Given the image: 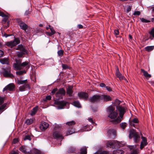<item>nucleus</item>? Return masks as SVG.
Wrapping results in <instances>:
<instances>
[{
    "label": "nucleus",
    "mask_w": 154,
    "mask_h": 154,
    "mask_svg": "<svg viewBox=\"0 0 154 154\" xmlns=\"http://www.w3.org/2000/svg\"><path fill=\"white\" fill-rule=\"evenodd\" d=\"M132 121L134 123H137L138 122V120L137 118L134 119Z\"/></svg>",
    "instance_id": "obj_50"
},
{
    "label": "nucleus",
    "mask_w": 154,
    "mask_h": 154,
    "mask_svg": "<svg viewBox=\"0 0 154 154\" xmlns=\"http://www.w3.org/2000/svg\"><path fill=\"white\" fill-rule=\"evenodd\" d=\"M107 112L108 113V117L111 119L117 118L118 113L115 110V108L112 106H110L107 109Z\"/></svg>",
    "instance_id": "obj_2"
},
{
    "label": "nucleus",
    "mask_w": 154,
    "mask_h": 154,
    "mask_svg": "<svg viewBox=\"0 0 154 154\" xmlns=\"http://www.w3.org/2000/svg\"><path fill=\"white\" fill-rule=\"evenodd\" d=\"M35 121V119L34 118L27 119L26 122L25 123L28 125H29L32 124Z\"/></svg>",
    "instance_id": "obj_24"
},
{
    "label": "nucleus",
    "mask_w": 154,
    "mask_h": 154,
    "mask_svg": "<svg viewBox=\"0 0 154 154\" xmlns=\"http://www.w3.org/2000/svg\"><path fill=\"white\" fill-rule=\"evenodd\" d=\"M134 123L132 122V121H130L129 123V124L131 126H133L134 127L135 126V124Z\"/></svg>",
    "instance_id": "obj_61"
},
{
    "label": "nucleus",
    "mask_w": 154,
    "mask_h": 154,
    "mask_svg": "<svg viewBox=\"0 0 154 154\" xmlns=\"http://www.w3.org/2000/svg\"><path fill=\"white\" fill-rule=\"evenodd\" d=\"M65 91L63 88H60L58 90L55 95L57 99L59 100L63 98V96L65 95Z\"/></svg>",
    "instance_id": "obj_9"
},
{
    "label": "nucleus",
    "mask_w": 154,
    "mask_h": 154,
    "mask_svg": "<svg viewBox=\"0 0 154 154\" xmlns=\"http://www.w3.org/2000/svg\"><path fill=\"white\" fill-rule=\"evenodd\" d=\"M17 21L18 23L20 28L25 31L28 29V26L25 23L22 21L20 19H17Z\"/></svg>",
    "instance_id": "obj_11"
},
{
    "label": "nucleus",
    "mask_w": 154,
    "mask_h": 154,
    "mask_svg": "<svg viewBox=\"0 0 154 154\" xmlns=\"http://www.w3.org/2000/svg\"><path fill=\"white\" fill-rule=\"evenodd\" d=\"M138 149H133L131 152V154H138L139 152Z\"/></svg>",
    "instance_id": "obj_39"
},
{
    "label": "nucleus",
    "mask_w": 154,
    "mask_h": 154,
    "mask_svg": "<svg viewBox=\"0 0 154 154\" xmlns=\"http://www.w3.org/2000/svg\"><path fill=\"white\" fill-rule=\"evenodd\" d=\"M62 67L63 69H67L69 68V66L68 65L66 64H62Z\"/></svg>",
    "instance_id": "obj_48"
},
{
    "label": "nucleus",
    "mask_w": 154,
    "mask_h": 154,
    "mask_svg": "<svg viewBox=\"0 0 154 154\" xmlns=\"http://www.w3.org/2000/svg\"><path fill=\"white\" fill-rule=\"evenodd\" d=\"M141 138L142 140L140 144V148L141 149H142L145 146L147 145L148 143L147 142V139L146 138L142 136Z\"/></svg>",
    "instance_id": "obj_15"
},
{
    "label": "nucleus",
    "mask_w": 154,
    "mask_h": 154,
    "mask_svg": "<svg viewBox=\"0 0 154 154\" xmlns=\"http://www.w3.org/2000/svg\"><path fill=\"white\" fill-rule=\"evenodd\" d=\"M72 88L73 86H69L67 89V93L69 96H72V94L73 93Z\"/></svg>",
    "instance_id": "obj_20"
},
{
    "label": "nucleus",
    "mask_w": 154,
    "mask_h": 154,
    "mask_svg": "<svg viewBox=\"0 0 154 154\" xmlns=\"http://www.w3.org/2000/svg\"><path fill=\"white\" fill-rule=\"evenodd\" d=\"M115 102V104L116 105H118L119 106V105L120 104L121 102L119 100L116 99V100Z\"/></svg>",
    "instance_id": "obj_51"
},
{
    "label": "nucleus",
    "mask_w": 154,
    "mask_h": 154,
    "mask_svg": "<svg viewBox=\"0 0 154 154\" xmlns=\"http://www.w3.org/2000/svg\"><path fill=\"white\" fill-rule=\"evenodd\" d=\"M57 53L58 56H62L63 55V51L62 50H60L58 51Z\"/></svg>",
    "instance_id": "obj_43"
},
{
    "label": "nucleus",
    "mask_w": 154,
    "mask_h": 154,
    "mask_svg": "<svg viewBox=\"0 0 154 154\" xmlns=\"http://www.w3.org/2000/svg\"><path fill=\"white\" fill-rule=\"evenodd\" d=\"M57 91V88H55L54 89L51 91V93L52 94H54L55 92Z\"/></svg>",
    "instance_id": "obj_56"
},
{
    "label": "nucleus",
    "mask_w": 154,
    "mask_h": 154,
    "mask_svg": "<svg viewBox=\"0 0 154 154\" xmlns=\"http://www.w3.org/2000/svg\"><path fill=\"white\" fill-rule=\"evenodd\" d=\"M4 52L3 51L0 50V57H1L3 56L4 55Z\"/></svg>",
    "instance_id": "obj_57"
},
{
    "label": "nucleus",
    "mask_w": 154,
    "mask_h": 154,
    "mask_svg": "<svg viewBox=\"0 0 154 154\" xmlns=\"http://www.w3.org/2000/svg\"><path fill=\"white\" fill-rule=\"evenodd\" d=\"M88 126V125H87L84 127H83L82 129H81V130L82 131H89L91 130V128H87V127Z\"/></svg>",
    "instance_id": "obj_33"
},
{
    "label": "nucleus",
    "mask_w": 154,
    "mask_h": 154,
    "mask_svg": "<svg viewBox=\"0 0 154 154\" xmlns=\"http://www.w3.org/2000/svg\"><path fill=\"white\" fill-rule=\"evenodd\" d=\"M38 107L37 106L33 108L32 110L31 113H30L31 115H35L38 110Z\"/></svg>",
    "instance_id": "obj_35"
},
{
    "label": "nucleus",
    "mask_w": 154,
    "mask_h": 154,
    "mask_svg": "<svg viewBox=\"0 0 154 154\" xmlns=\"http://www.w3.org/2000/svg\"><path fill=\"white\" fill-rule=\"evenodd\" d=\"M18 141V140L17 138H15L13 140V143L14 144H15L17 143Z\"/></svg>",
    "instance_id": "obj_54"
},
{
    "label": "nucleus",
    "mask_w": 154,
    "mask_h": 154,
    "mask_svg": "<svg viewBox=\"0 0 154 154\" xmlns=\"http://www.w3.org/2000/svg\"><path fill=\"white\" fill-rule=\"evenodd\" d=\"M67 103V102L64 101L55 100L54 101L55 104L58 105L57 106L58 109H63Z\"/></svg>",
    "instance_id": "obj_10"
},
{
    "label": "nucleus",
    "mask_w": 154,
    "mask_h": 154,
    "mask_svg": "<svg viewBox=\"0 0 154 154\" xmlns=\"http://www.w3.org/2000/svg\"><path fill=\"white\" fill-rule=\"evenodd\" d=\"M0 16H1L3 17L2 19V21L5 22L8 19V17L4 13L0 11Z\"/></svg>",
    "instance_id": "obj_23"
},
{
    "label": "nucleus",
    "mask_w": 154,
    "mask_h": 154,
    "mask_svg": "<svg viewBox=\"0 0 154 154\" xmlns=\"http://www.w3.org/2000/svg\"><path fill=\"white\" fill-rule=\"evenodd\" d=\"M30 14V12L29 11V10H27L24 13L25 16H27Z\"/></svg>",
    "instance_id": "obj_60"
},
{
    "label": "nucleus",
    "mask_w": 154,
    "mask_h": 154,
    "mask_svg": "<svg viewBox=\"0 0 154 154\" xmlns=\"http://www.w3.org/2000/svg\"><path fill=\"white\" fill-rule=\"evenodd\" d=\"M107 146L113 149L118 148L120 146L119 142L115 141H108L107 143Z\"/></svg>",
    "instance_id": "obj_8"
},
{
    "label": "nucleus",
    "mask_w": 154,
    "mask_h": 154,
    "mask_svg": "<svg viewBox=\"0 0 154 154\" xmlns=\"http://www.w3.org/2000/svg\"><path fill=\"white\" fill-rule=\"evenodd\" d=\"M53 136L55 138H60L63 139V137L60 131L59 128H57V127H54L53 134Z\"/></svg>",
    "instance_id": "obj_6"
},
{
    "label": "nucleus",
    "mask_w": 154,
    "mask_h": 154,
    "mask_svg": "<svg viewBox=\"0 0 154 154\" xmlns=\"http://www.w3.org/2000/svg\"><path fill=\"white\" fill-rule=\"evenodd\" d=\"M154 48V46H148L145 48V50L148 51L152 50Z\"/></svg>",
    "instance_id": "obj_34"
},
{
    "label": "nucleus",
    "mask_w": 154,
    "mask_h": 154,
    "mask_svg": "<svg viewBox=\"0 0 154 154\" xmlns=\"http://www.w3.org/2000/svg\"><path fill=\"white\" fill-rule=\"evenodd\" d=\"M101 98V95L99 94H95L90 97L89 99V100L90 102L91 103H97L102 100Z\"/></svg>",
    "instance_id": "obj_7"
},
{
    "label": "nucleus",
    "mask_w": 154,
    "mask_h": 154,
    "mask_svg": "<svg viewBox=\"0 0 154 154\" xmlns=\"http://www.w3.org/2000/svg\"><path fill=\"white\" fill-rule=\"evenodd\" d=\"M100 86L101 87H105V88L106 86L103 83H101L100 84Z\"/></svg>",
    "instance_id": "obj_62"
},
{
    "label": "nucleus",
    "mask_w": 154,
    "mask_h": 154,
    "mask_svg": "<svg viewBox=\"0 0 154 154\" xmlns=\"http://www.w3.org/2000/svg\"><path fill=\"white\" fill-rule=\"evenodd\" d=\"M16 50H19L20 52H18L17 54L19 57H21L23 56L27 53V51L22 45H20L16 48Z\"/></svg>",
    "instance_id": "obj_4"
},
{
    "label": "nucleus",
    "mask_w": 154,
    "mask_h": 154,
    "mask_svg": "<svg viewBox=\"0 0 154 154\" xmlns=\"http://www.w3.org/2000/svg\"><path fill=\"white\" fill-rule=\"evenodd\" d=\"M26 72V71L25 70L24 71H17L16 72V74L18 75H21L23 74V73Z\"/></svg>",
    "instance_id": "obj_42"
},
{
    "label": "nucleus",
    "mask_w": 154,
    "mask_h": 154,
    "mask_svg": "<svg viewBox=\"0 0 154 154\" xmlns=\"http://www.w3.org/2000/svg\"><path fill=\"white\" fill-rule=\"evenodd\" d=\"M102 98V100L103 99L104 101H108L111 100V97L108 95H101Z\"/></svg>",
    "instance_id": "obj_19"
},
{
    "label": "nucleus",
    "mask_w": 154,
    "mask_h": 154,
    "mask_svg": "<svg viewBox=\"0 0 154 154\" xmlns=\"http://www.w3.org/2000/svg\"><path fill=\"white\" fill-rule=\"evenodd\" d=\"M105 88H106V89L109 91H112L111 88L109 86H106Z\"/></svg>",
    "instance_id": "obj_63"
},
{
    "label": "nucleus",
    "mask_w": 154,
    "mask_h": 154,
    "mask_svg": "<svg viewBox=\"0 0 154 154\" xmlns=\"http://www.w3.org/2000/svg\"><path fill=\"white\" fill-rule=\"evenodd\" d=\"M140 14V12L139 11H135L133 13V15H139Z\"/></svg>",
    "instance_id": "obj_49"
},
{
    "label": "nucleus",
    "mask_w": 154,
    "mask_h": 154,
    "mask_svg": "<svg viewBox=\"0 0 154 154\" xmlns=\"http://www.w3.org/2000/svg\"><path fill=\"white\" fill-rule=\"evenodd\" d=\"M78 95L80 99L83 98L85 100H87L88 98V94L83 92L79 93Z\"/></svg>",
    "instance_id": "obj_14"
},
{
    "label": "nucleus",
    "mask_w": 154,
    "mask_h": 154,
    "mask_svg": "<svg viewBox=\"0 0 154 154\" xmlns=\"http://www.w3.org/2000/svg\"><path fill=\"white\" fill-rule=\"evenodd\" d=\"M75 150V148L73 147H70L69 149L68 152L69 153H71L74 152Z\"/></svg>",
    "instance_id": "obj_40"
},
{
    "label": "nucleus",
    "mask_w": 154,
    "mask_h": 154,
    "mask_svg": "<svg viewBox=\"0 0 154 154\" xmlns=\"http://www.w3.org/2000/svg\"><path fill=\"white\" fill-rule=\"evenodd\" d=\"M75 122L74 121H72L66 123V125L69 126H72L75 125Z\"/></svg>",
    "instance_id": "obj_38"
},
{
    "label": "nucleus",
    "mask_w": 154,
    "mask_h": 154,
    "mask_svg": "<svg viewBox=\"0 0 154 154\" xmlns=\"http://www.w3.org/2000/svg\"><path fill=\"white\" fill-rule=\"evenodd\" d=\"M31 152L32 154H41V151L36 149L34 148L32 149Z\"/></svg>",
    "instance_id": "obj_27"
},
{
    "label": "nucleus",
    "mask_w": 154,
    "mask_h": 154,
    "mask_svg": "<svg viewBox=\"0 0 154 154\" xmlns=\"http://www.w3.org/2000/svg\"><path fill=\"white\" fill-rule=\"evenodd\" d=\"M27 82V80H18L17 81V83L19 84H26Z\"/></svg>",
    "instance_id": "obj_36"
},
{
    "label": "nucleus",
    "mask_w": 154,
    "mask_h": 154,
    "mask_svg": "<svg viewBox=\"0 0 154 154\" xmlns=\"http://www.w3.org/2000/svg\"><path fill=\"white\" fill-rule=\"evenodd\" d=\"M14 88V85L13 83H11L6 86L3 89V91L6 90L13 91Z\"/></svg>",
    "instance_id": "obj_17"
},
{
    "label": "nucleus",
    "mask_w": 154,
    "mask_h": 154,
    "mask_svg": "<svg viewBox=\"0 0 154 154\" xmlns=\"http://www.w3.org/2000/svg\"><path fill=\"white\" fill-rule=\"evenodd\" d=\"M50 29L51 31V32L52 33H53L54 34L55 33V31L54 30V28L52 27H51L50 28Z\"/></svg>",
    "instance_id": "obj_52"
},
{
    "label": "nucleus",
    "mask_w": 154,
    "mask_h": 154,
    "mask_svg": "<svg viewBox=\"0 0 154 154\" xmlns=\"http://www.w3.org/2000/svg\"><path fill=\"white\" fill-rule=\"evenodd\" d=\"M23 139L24 140H31L30 136L29 135L26 136Z\"/></svg>",
    "instance_id": "obj_46"
},
{
    "label": "nucleus",
    "mask_w": 154,
    "mask_h": 154,
    "mask_svg": "<svg viewBox=\"0 0 154 154\" xmlns=\"http://www.w3.org/2000/svg\"><path fill=\"white\" fill-rule=\"evenodd\" d=\"M20 150L25 154H27V149L25 146H21L20 148Z\"/></svg>",
    "instance_id": "obj_29"
},
{
    "label": "nucleus",
    "mask_w": 154,
    "mask_h": 154,
    "mask_svg": "<svg viewBox=\"0 0 154 154\" xmlns=\"http://www.w3.org/2000/svg\"><path fill=\"white\" fill-rule=\"evenodd\" d=\"M28 62H25L22 63H21V66L22 67H24L26 66L27 67L29 68V66H28Z\"/></svg>",
    "instance_id": "obj_41"
},
{
    "label": "nucleus",
    "mask_w": 154,
    "mask_h": 154,
    "mask_svg": "<svg viewBox=\"0 0 154 154\" xmlns=\"http://www.w3.org/2000/svg\"><path fill=\"white\" fill-rule=\"evenodd\" d=\"M51 96H50V95H48V96H47L46 97V99L47 100H49L51 99Z\"/></svg>",
    "instance_id": "obj_64"
},
{
    "label": "nucleus",
    "mask_w": 154,
    "mask_h": 154,
    "mask_svg": "<svg viewBox=\"0 0 154 154\" xmlns=\"http://www.w3.org/2000/svg\"><path fill=\"white\" fill-rule=\"evenodd\" d=\"M3 75L7 77L12 78L14 77L13 75L11 73L10 68H8L7 69H5L3 72Z\"/></svg>",
    "instance_id": "obj_12"
},
{
    "label": "nucleus",
    "mask_w": 154,
    "mask_h": 154,
    "mask_svg": "<svg viewBox=\"0 0 154 154\" xmlns=\"http://www.w3.org/2000/svg\"><path fill=\"white\" fill-rule=\"evenodd\" d=\"M0 62L2 64H8L9 63L8 59L7 58H4L0 59Z\"/></svg>",
    "instance_id": "obj_25"
},
{
    "label": "nucleus",
    "mask_w": 154,
    "mask_h": 154,
    "mask_svg": "<svg viewBox=\"0 0 154 154\" xmlns=\"http://www.w3.org/2000/svg\"><path fill=\"white\" fill-rule=\"evenodd\" d=\"M149 33L150 35L152 36L153 38H154V28H152Z\"/></svg>",
    "instance_id": "obj_47"
},
{
    "label": "nucleus",
    "mask_w": 154,
    "mask_h": 154,
    "mask_svg": "<svg viewBox=\"0 0 154 154\" xmlns=\"http://www.w3.org/2000/svg\"><path fill=\"white\" fill-rule=\"evenodd\" d=\"M49 126L48 124L46 122H42L40 124L39 128L42 131H44Z\"/></svg>",
    "instance_id": "obj_16"
},
{
    "label": "nucleus",
    "mask_w": 154,
    "mask_h": 154,
    "mask_svg": "<svg viewBox=\"0 0 154 154\" xmlns=\"http://www.w3.org/2000/svg\"><path fill=\"white\" fill-rule=\"evenodd\" d=\"M114 34L116 35H117L119 34V31L118 29H116L114 30Z\"/></svg>",
    "instance_id": "obj_59"
},
{
    "label": "nucleus",
    "mask_w": 154,
    "mask_h": 154,
    "mask_svg": "<svg viewBox=\"0 0 154 154\" xmlns=\"http://www.w3.org/2000/svg\"><path fill=\"white\" fill-rule=\"evenodd\" d=\"M108 133L109 134H112L114 136H115L116 131L113 129H109L108 131Z\"/></svg>",
    "instance_id": "obj_32"
},
{
    "label": "nucleus",
    "mask_w": 154,
    "mask_h": 154,
    "mask_svg": "<svg viewBox=\"0 0 154 154\" xmlns=\"http://www.w3.org/2000/svg\"><path fill=\"white\" fill-rule=\"evenodd\" d=\"M94 154H109V152L106 151H100L96 152Z\"/></svg>",
    "instance_id": "obj_37"
},
{
    "label": "nucleus",
    "mask_w": 154,
    "mask_h": 154,
    "mask_svg": "<svg viewBox=\"0 0 154 154\" xmlns=\"http://www.w3.org/2000/svg\"><path fill=\"white\" fill-rule=\"evenodd\" d=\"M141 72L143 73L144 76L147 79L150 78L151 77V75L148 74L147 72L145 71L144 69H141Z\"/></svg>",
    "instance_id": "obj_22"
},
{
    "label": "nucleus",
    "mask_w": 154,
    "mask_h": 154,
    "mask_svg": "<svg viewBox=\"0 0 154 154\" xmlns=\"http://www.w3.org/2000/svg\"><path fill=\"white\" fill-rule=\"evenodd\" d=\"M16 63H14L13 67L14 69L19 70L22 69L21 65V61L19 60H17Z\"/></svg>",
    "instance_id": "obj_13"
},
{
    "label": "nucleus",
    "mask_w": 154,
    "mask_h": 154,
    "mask_svg": "<svg viewBox=\"0 0 154 154\" xmlns=\"http://www.w3.org/2000/svg\"><path fill=\"white\" fill-rule=\"evenodd\" d=\"M87 149L85 146L83 147L80 149V153L81 154H87Z\"/></svg>",
    "instance_id": "obj_28"
},
{
    "label": "nucleus",
    "mask_w": 154,
    "mask_h": 154,
    "mask_svg": "<svg viewBox=\"0 0 154 154\" xmlns=\"http://www.w3.org/2000/svg\"><path fill=\"white\" fill-rule=\"evenodd\" d=\"M29 87V85L25 84L24 85L20 86L19 88V90L20 91H22L25 90V89Z\"/></svg>",
    "instance_id": "obj_26"
},
{
    "label": "nucleus",
    "mask_w": 154,
    "mask_h": 154,
    "mask_svg": "<svg viewBox=\"0 0 154 154\" xmlns=\"http://www.w3.org/2000/svg\"><path fill=\"white\" fill-rule=\"evenodd\" d=\"M120 125L121 128L124 129L126 126V123L125 122L122 123L120 124Z\"/></svg>",
    "instance_id": "obj_44"
},
{
    "label": "nucleus",
    "mask_w": 154,
    "mask_h": 154,
    "mask_svg": "<svg viewBox=\"0 0 154 154\" xmlns=\"http://www.w3.org/2000/svg\"><path fill=\"white\" fill-rule=\"evenodd\" d=\"M140 20H141V21L143 23H148L150 22V21L143 18H140Z\"/></svg>",
    "instance_id": "obj_45"
},
{
    "label": "nucleus",
    "mask_w": 154,
    "mask_h": 154,
    "mask_svg": "<svg viewBox=\"0 0 154 154\" xmlns=\"http://www.w3.org/2000/svg\"><path fill=\"white\" fill-rule=\"evenodd\" d=\"M45 33L46 35H48L49 36H51L53 35L54 34L52 33L51 32H45Z\"/></svg>",
    "instance_id": "obj_55"
},
{
    "label": "nucleus",
    "mask_w": 154,
    "mask_h": 154,
    "mask_svg": "<svg viewBox=\"0 0 154 154\" xmlns=\"http://www.w3.org/2000/svg\"><path fill=\"white\" fill-rule=\"evenodd\" d=\"M4 100V98L0 96V105L3 103Z\"/></svg>",
    "instance_id": "obj_53"
},
{
    "label": "nucleus",
    "mask_w": 154,
    "mask_h": 154,
    "mask_svg": "<svg viewBox=\"0 0 154 154\" xmlns=\"http://www.w3.org/2000/svg\"><path fill=\"white\" fill-rule=\"evenodd\" d=\"M129 137L130 139L133 137L135 143H138L140 140V137L138 133L134 129L130 131Z\"/></svg>",
    "instance_id": "obj_3"
},
{
    "label": "nucleus",
    "mask_w": 154,
    "mask_h": 154,
    "mask_svg": "<svg viewBox=\"0 0 154 154\" xmlns=\"http://www.w3.org/2000/svg\"><path fill=\"white\" fill-rule=\"evenodd\" d=\"M116 75L117 77L119 78L120 80H122L125 78V77L119 72V68L118 67L116 70Z\"/></svg>",
    "instance_id": "obj_18"
},
{
    "label": "nucleus",
    "mask_w": 154,
    "mask_h": 154,
    "mask_svg": "<svg viewBox=\"0 0 154 154\" xmlns=\"http://www.w3.org/2000/svg\"><path fill=\"white\" fill-rule=\"evenodd\" d=\"M75 132L74 129L72 127L69 128L67 130V131L66 134V136L71 135Z\"/></svg>",
    "instance_id": "obj_21"
},
{
    "label": "nucleus",
    "mask_w": 154,
    "mask_h": 154,
    "mask_svg": "<svg viewBox=\"0 0 154 154\" xmlns=\"http://www.w3.org/2000/svg\"><path fill=\"white\" fill-rule=\"evenodd\" d=\"M123 151L121 149H116L114 150L113 152V154H123Z\"/></svg>",
    "instance_id": "obj_30"
},
{
    "label": "nucleus",
    "mask_w": 154,
    "mask_h": 154,
    "mask_svg": "<svg viewBox=\"0 0 154 154\" xmlns=\"http://www.w3.org/2000/svg\"><path fill=\"white\" fill-rule=\"evenodd\" d=\"M73 104L75 106L78 108L81 107V105L79 102L78 101H74L73 102Z\"/></svg>",
    "instance_id": "obj_31"
},
{
    "label": "nucleus",
    "mask_w": 154,
    "mask_h": 154,
    "mask_svg": "<svg viewBox=\"0 0 154 154\" xmlns=\"http://www.w3.org/2000/svg\"><path fill=\"white\" fill-rule=\"evenodd\" d=\"M20 40L18 38H15L13 41L6 42L5 45L9 48H12L19 44Z\"/></svg>",
    "instance_id": "obj_5"
},
{
    "label": "nucleus",
    "mask_w": 154,
    "mask_h": 154,
    "mask_svg": "<svg viewBox=\"0 0 154 154\" xmlns=\"http://www.w3.org/2000/svg\"><path fill=\"white\" fill-rule=\"evenodd\" d=\"M131 10V7L130 6H128L127 8L126 11L127 12L130 11Z\"/></svg>",
    "instance_id": "obj_58"
},
{
    "label": "nucleus",
    "mask_w": 154,
    "mask_h": 154,
    "mask_svg": "<svg viewBox=\"0 0 154 154\" xmlns=\"http://www.w3.org/2000/svg\"><path fill=\"white\" fill-rule=\"evenodd\" d=\"M116 109L119 112V116L113 121V122L115 124H117L121 122L125 112L126 108L120 106H117Z\"/></svg>",
    "instance_id": "obj_1"
}]
</instances>
